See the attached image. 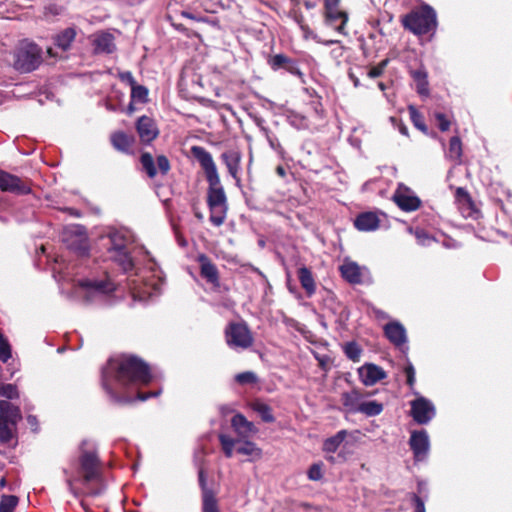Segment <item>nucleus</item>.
<instances>
[{
	"mask_svg": "<svg viewBox=\"0 0 512 512\" xmlns=\"http://www.w3.org/2000/svg\"><path fill=\"white\" fill-rule=\"evenodd\" d=\"M341 401L348 412L358 413L359 407L363 402V395L360 391L353 389L343 393L341 396Z\"/></svg>",
	"mask_w": 512,
	"mask_h": 512,
	"instance_id": "obj_29",
	"label": "nucleus"
},
{
	"mask_svg": "<svg viewBox=\"0 0 512 512\" xmlns=\"http://www.w3.org/2000/svg\"><path fill=\"white\" fill-rule=\"evenodd\" d=\"M340 0H324L325 9L337 8Z\"/></svg>",
	"mask_w": 512,
	"mask_h": 512,
	"instance_id": "obj_59",
	"label": "nucleus"
},
{
	"mask_svg": "<svg viewBox=\"0 0 512 512\" xmlns=\"http://www.w3.org/2000/svg\"><path fill=\"white\" fill-rule=\"evenodd\" d=\"M390 122L393 124L394 127H396L399 130V132L402 135L408 136V129L404 123H402L395 117H390Z\"/></svg>",
	"mask_w": 512,
	"mask_h": 512,
	"instance_id": "obj_55",
	"label": "nucleus"
},
{
	"mask_svg": "<svg viewBox=\"0 0 512 512\" xmlns=\"http://www.w3.org/2000/svg\"><path fill=\"white\" fill-rule=\"evenodd\" d=\"M343 350L348 359L353 362H359L362 354L361 347L354 341L348 342L343 346Z\"/></svg>",
	"mask_w": 512,
	"mask_h": 512,
	"instance_id": "obj_38",
	"label": "nucleus"
},
{
	"mask_svg": "<svg viewBox=\"0 0 512 512\" xmlns=\"http://www.w3.org/2000/svg\"><path fill=\"white\" fill-rule=\"evenodd\" d=\"M254 410L261 416L263 421H265V422H273L274 421L273 414L268 405H266L264 403H256L254 405Z\"/></svg>",
	"mask_w": 512,
	"mask_h": 512,
	"instance_id": "obj_44",
	"label": "nucleus"
},
{
	"mask_svg": "<svg viewBox=\"0 0 512 512\" xmlns=\"http://www.w3.org/2000/svg\"><path fill=\"white\" fill-rule=\"evenodd\" d=\"M455 201L461 214L466 218H476L478 211L470 195L464 188H457Z\"/></svg>",
	"mask_w": 512,
	"mask_h": 512,
	"instance_id": "obj_20",
	"label": "nucleus"
},
{
	"mask_svg": "<svg viewBox=\"0 0 512 512\" xmlns=\"http://www.w3.org/2000/svg\"><path fill=\"white\" fill-rule=\"evenodd\" d=\"M109 257L125 267L128 258L127 239L124 232L114 231L109 234Z\"/></svg>",
	"mask_w": 512,
	"mask_h": 512,
	"instance_id": "obj_13",
	"label": "nucleus"
},
{
	"mask_svg": "<svg viewBox=\"0 0 512 512\" xmlns=\"http://www.w3.org/2000/svg\"><path fill=\"white\" fill-rule=\"evenodd\" d=\"M203 501V512H220L218 507L217 499L214 493L209 489H204V495H202Z\"/></svg>",
	"mask_w": 512,
	"mask_h": 512,
	"instance_id": "obj_36",
	"label": "nucleus"
},
{
	"mask_svg": "<svg viewBox=\"0 0 512 512\" xmlns=\"http://www.w3.org/2000/svg\"><path fill=\"white\" fill-rule=\"evenodd\" d=\"M351 79L353 80V84H354V86H355V87H358V86L360 85V81H359V79H358V78L353 77V76L351 75Z\"/></svg>",
	"mask_w": 512,
	"mask_h": 512,
	"instance_id": "obj_64",
	"label": "nucleus"
},
{
	"mask_svg": "<svg viewBox=\"0 0 512 512\" xmlns=\"http://www.w3.org/2000/svg\"><path fill=\"white\" fill-rule=\"evenodd\" d=\"M197 261L200 264L201 276L213 286L219 287V273L215 264H213L205 254L198 255Z\"/></svg>",
	"mask_w": 512,
	"mask_h": 512,
	"instance_id": "obj_22",
	"label": "nucleus"
},
{
	"mask_svg": "<svg viewBox=\"0 0 512 512\" xmlns=\"http://www.w3.org/2000/svg\"><path fill=\"white\" fill-rule=\"evenodd\" d=\"M144 256V267H138L130 258V295L134 299L146 300L161 291L163 273L149 252L140 249Z\"/></svg>",
	"mask_w": 512,
	"mask_h": 512,
	"instance_id": "obj_2",
	"label": "nucleus"
},
{
	"mask_svg": "<svg viewBox=\"0 0 512 512\" xmlns=\"http://www.w3.org/2000/svg\"><path fill=\"white\" fill-rule=\"evenodd\" d=\"M27 421H28V423H29L31 426L36 425V417H35V416H31V415H30V416H28V417H27Z\"/></svg>",
	"mask_w": 512,
	"mask_h": 512,
	"instance_id": "obj_63",
	"label": "nucleus"
},
{
	"mask_svg": "<svg viewBox=\"0 0 512 512\" xmlns=\"http://www.w3.org/2000/svg\"><path fill=\"white\" fill-rule=\"evenodd\" d=\"M288 62V58L285 57L284 55L282 54H277L275 56H273L269 63L271 65V67L274 69V70H277L279 69L281 66H283L285 63Z\"/></svg>",
	"mask_w": 512,
	"mask_h": 512,
	"instance_id": "obj_52",
	"label": "nucleus"
},
{
	"mask_svg": "<svg viewBox=\"0 0 512 512\" xmlns=\"http://www.w3.org/2000/svg\"><path fill=\"white\" fill-rule=\"evenodd\" d=\"M140 165L141 170L144 171L149 178H154L158 173L166 175L170 170V162L166 156H157L155 164L154 157L149 152L141 154Z\"/></svg>",
	"mask_w": 512,
	"mask_h": 512,
	"instance_id": "obj_12",
	"label": "nucleus"
},
{
	"mask_svg": "<svg viewBox=\"0 0 512 512\" xmlns=\"http://www.w3.org/2000/svg\"><path fill=\"white\" fill-rule=\"evenodd\" d=\"M412 77L417 82V92L421 95H428L427 74L423 70H415Z\"/></svg>",
	"mask_w": 512,
	"mask_h": 512,
	"instance_id": "obj_37",
	"label": "nucleus"
},
{
	"mask_svg": "<svg viewBox=\"0 0 512 512\" xmlns=\"http://www.w3.org/2000/svg\"><path fill=\"white\" fill-rule=\"evenodd\" d=\"M314 38L317 40V42L322 43V44H324V45H326V46L332 45V44H334V43H336V42H337V41H335V40H326V41H321V40H319L316 36H315Z\"/></svg>",
	"mask_w": 512,
	"mask_h": 512,
	"instance_id": "obj_61",
	"label": "nucleus"
},
{
	"mask_svg": "<svg viewBox=\"0 0 512 512\" xmlns=\"http://www.w3.org/2000/svg\"><path fill=\"white\" fill-rule=\"evenodd\" d=\"M393 200L401 210L406 212L417 210L421 204L416 194L404 184L398 185L393 195Z\"/></svg>",
	"mask_w": 512,
	"mask_h": 512,
	"instance_id": "obj_14",
	"label": "nucleus"
},
{
	"mask_svg": "<svg viewBox=\"0 0 512 512\" xmlns=\"http://www.w3.org/2000/svg\"><path fill=\"white\" fill-rule=\"evenodd\" d=\"M380 220L373 212L361 213L354 220V225L359 231H374L379 227Z\"/></svg>",
	"mask_w": 512,
	"mask_h": 512,
	"instance_id": "obj_27",
	"label": "nucleus"
},
{
	"mask_svg": "<svg viewBox=\"0 0 512 512\" xmlns=\"http://www.w3.org/2000/svg\"><path fill=\"white\" fill-rule=\"evenodd\" d=\"M0 190L14 194H28L31 191L26 181L1 169Z\"/></svg>",
	"mask_w": 512,
	"mask_h": 512,
	"instance_id": "obj_17",
	"label": "nucleus"
},
{
	"mask_svg": "<svg viewBox=\"0 0 512 512\" xmlns=\"http://www.w3.org/2000/svg\"><path fill=\"white\" fill-rule=\"evenodd\" d=\"M386 64H387V61L385 60V61H382L379 65L372 67L367 73L368 77H370V78L379 77L383 73Z\"/></svg>",
	"mask_w": 512,
	"mask_h": 512,
	"instance_id": "obj_54",
	"label": "nucleus"
},
{
	"mask_svg": "<svg viewBox=\"0 0 512 512\" xmlns=\"http://www.w3.org/2000/svg\"><path fill=\"white\" fill-rule=\"evenodd\" d=\"M135 130L140 141L149 144L159 135V129L155 120L147 115L140 116L135 122Z\"/></svg>",
	"mask_w": 512,
	"mask_h": 512,
	"instance_id": "obj_16",
	"label": "nucleus"
},
{
	"mask_svg": "<svg viewBox=\"0 0 512 512\" xmlns=\"http://www.w3.org/2000/svg\"><path fill=\"white\" fill-rule=\"evenodd\" d=\"M16 425L10 422H0V441L2 443H9L14 438Z\"/></svg>",
	"mask_w": 512,
	"mask_h": 512,
	"instance_id": "obj_39",
	"label": "nucleus"
},
{
	"mask_svg": "<svg viewBox=\"0 0 512 512\" xmlns=\"http://www.w3.org/2000/svg\"><path fill=\"white\" fill-rule=\"evenodd\" d=\"M409 231L411 233L412 232L414 233V235L420 245L428 246L434 241V238L431 237L429 234H427L422 229H416L415 231H413L412 229H409Z\"/></svg>",
	"mask_w": 512,
	"mask_h": 512,
	"instance_id": "obj_49",
	"label": "nucleus"
},
{
	"mask_svg": "<svg viewBox=\"0 0 512 512\" xmlns=\"http://www.w3.org/2000/svg\"><path fill=\"white\" fill-rule=\"evenodd\" d=\"M289 123L297 129H305L308 127V121L305 116L298 113H290L288 115Z\"/></svg>",
	"mask_w": 512,
	"mask_h": 512,
	"instance_id": "obj_43",
	"label": "nucleus"
},
{
	"mask_svg": "<svg viewBox=\"0 0 512 512\" xmlns=\"http://www.w3.org/2000/svg\"><path fill=\"white\" fill-rule=\"evenodd\" d=\"M235 380L237 383L241 385L245 384H254L257 382L258 378L257 375L252 371H246L239 373L235 376Z\"/></svg>",
	"mask_w": 512,
	"mask_h": 512,
	"instance_id": "obj_46",
	"label": "nucleus"
},
{
	"mask_svg": "<svg viewBox=\"0 0 512 512\" xmlns=\"http://www.w3.org/2000/svg\"><path fill=\"white\" fill-rule=\"evenodd\" d=\"M325 10L327 24L332 26L338 33L346 35L345 25L348 21L347 14L343 11H339L337 8Z\"/></svg>",
	"mask_w": 512,
	"mask_h": 512,
	"instance_id": "obj_26",
	"label": "nucleus"
},
{
	"mask_svg": "<svg viewBox=\"0 0 512 512\" xmlns=\"http://www.w3.org/2000/svg\"><path fill=\"white\" fill-rule=\"evenodd\" d=\"M66 235L65 241L69 248L76 251L79 255H86L88 253V237L83 227L75 226Z\"/></svg>",
	"mask_w": 512,
	"mask_h": 512,
	"instance_id": "obj_18",
	"label": "nucleus"
},
{
	"mask_svg": "<svg viewBox=\"0 0 512 512\" xmlns=\"http://www.w3.org/2000/svg\"><path fill=\"white\" fill-rule=\"evenodd\" d=\"M18 504V498L14 495H3L0 501V512H13Z\"/></svg>",
	"mask_w": 512,
	"mask_h": 512,
	"instance_id": "obj_41",
	"label": "nucleus"
},
{
	"mask_svg": "<svg viewBox=\"0 0 512 512\" xmlns=\"http://www.w3.org/2000/svg\"><path fill=\"white\" fill-rule=\"evenodd\" d=\"M11 358V347L8 341L0 335V360L6 363Z\"/></svg>",
	"mask_w": 512,
	"mask_h": 512,
	"instance_id": "obj_48",
	"label": "nucleus"
},
{
	"mask_svg": "<svg viewBox=\"0 0 512 512\" xmlns=\"http://www.w3.org/2000/svg\"><path fill=\"white\" fill-rule=\"evenodd\" d=\"M342 278L352 285L370 284L372 276L366 266H361L357 262L345 258L339 266Z\"/></svg>",
	"mask_w": 512,
	"mask_h": 512,
	"instance_id": "obj_8",
	"label": "nucleus"
},
{
	"mask_svg": "<svg viewBox=\"0 0 512 512\" xmlns=\"http://www.w3.org/2000/svg\"><path fill=\"white\" fill-rule=\"evenodd\" d=\"M360 381L365 386H373L387 377V373L374 363H365L357 369Z\"/></svg>",
	"mask_w": 512,
	"mask_h": 512,
	"instance_id": "obj_19",
	"label": "nucleus"
},
{
	"mask_svg": "<svg viewBox=\"0 0 512 512\" xmlns=\"http://www.w3.org/2000/svg\"><path fill=\"white\" fill-rule=\"evenodd\" d=\"M415 512H426L424 501L417 495L413 497Z\"/></svg>",
	"mask_w": 512,
	"mask_h": 512,
	"instance_id": "obj_56",
	"label": "nucleus"
},
{
	"mask_svg": "<svg viewBox=\"0 0 512 512\" xmlns=\"http://www.w3.org/2000/svg\"><path fill=\"white\" fill-rule=\"evenodd\" d=\"M103 380L105 386L110 381H116L125 387L128 383V358L125 355L111 358L103 371Z\"/></svg>",
	"mask_w": 512,
	"mask_h": 512,
	"instance_id": "obj_9",
	"label": "nucleus"
},
{
	"mask_svg": "<svg viewBox=\"0 0 512 512\" xmlns=\"http://www.w3.org/2000/svg\"><path fill=\"white\" fill-rule=\"evenodd\" d=\"M113 146L121 151H126L128 147V139L124 133H115L111 137Z\"/></svg>",
	"mask_w": 512,
	"mask_h": 512,
	"instance_id": "obj_47",
	"label": "nucleus"
},
{
	"mask_svg": "<svg viewBox=\"0 0 512 512\" xmlns=\"http://www.w3.org/2000/svg\"><path fill=\"white\" fill-rule=\"evenodd\" d=\"M348 434L347 430H340L335 435L327 438L323 443V451L327 453L336 452Z\"/></svg>",
	"mask_w": 512,
	"mask_h": 512,
	"instance_id": "obj_31",
	"label": "nucleus"
},
{
	"mask_svg": "<svg viewBox=\"0 0 512 512\" xmlns=\"http://www.w3.org/2000/svg\"><path fill=\"white\" fill-rule=\"evenodd\" d=\"M402 24L405 29L411 31L415 35L427 34L436 29V12L432 7L423 5L405 15L402 18Z\"/></svg>",
	"mask_w": 512,
	"mask_h": 512,
	"instance_id": "obj_3",
	"label": "nucleus"
},
{
	"mask_svg": "<svg viewBox=\"0 0 512 512\" xmlns=\"http://www.w3.org/2000/svg\"><path fill=\"white\" fill-rule=\"evenodd\" d=\"M384 332L389 341L395 346H401L407 342L406 330L398 321L386 324Z\"/></svg>",
	"mask_w": 512,
	"mask_h": 512,
	"instance_id": "obj_25",
	"label": "nucleus"
},
{
	"mask_svg": "<svg viewBox=\"0 0 512 512\" xmlns=\"http://www.w3.org/2000/svg\"><path fill=\"white\" fill-rule=\"evenodd\" d=\"M276 172L278 175H280L281 177H284L286 175V172H285V169L282 167V166H278L276 168Z\"/></svg>",
	"mask_w": 512,
	"mask_h": 512,
	"instance_id": "obj_62",
	"label": "nucleus"
},
{
	"mask_svg": "<svg viewBox=\"0 0 512 512\" xmlns=\"http://www.w3.org/2000/svg\"><path fill=\"white\" fill-rule=\"evenodd\" d=\"M199 482H200V485H201V488H202L203 492H204V489H208L206 487V480H205L203 471L199 472Z\"/></svg>",
	"mask_w": 512,
	"mask_h": 512,
	"instance_id": "obj_60",
	"label": "nucleus"
},
{
	"mask_svg": "<svg viewBox=\"0 0 512 512\" xmlns=\"http://www.w3.org/2000/svg\"><path fill=\"white\" fill-rule=\"evenodd\" d=\"M191 153L204 170L209 185L207 191V204L210 211L209 220L214 226L219 227L225 222L228 203L216 164L212 155L201 146H193Z\"/></svg>",
	"mask_w": 512,
	"mask_h": 512,
	"instance_id": "obj_1",
	"label": "nucleus"
},
{
	"mask_svg": "<svg viewBox=\"0 0 512 512\" xmlns=\"http://www.w3.org/2000/svg\"><path fill=\"white\" fill-rule=\"evenodd\" d=\"M22 419L20 409L12 403L1 400L0 401V422H10L17 424Z\"/></svg>",
	"mask_w": 512,
	"mask_h": 512,
	"instance_id": "obj_28",
	"label": "nucleus"
},
{
	"mask_svg": "<svg viewBox=\"0 0 512 512\" xmlns=\"http://www.w3.org/2000/svg\"><path fill=\"white\" fill-rule=\"evenodd\" d=\"M75 36V31L72 28H67L56 36L55 43L59 48L65 51L70 47L71 43L75 39Z\"/></svg>",
	"mask_w": 512,
	"mask_h": 512,
	"instance_id": "obj_35",
	"label": "nucleus"
},
{
	"mask_svg": "<svg viewBox=\"0 0 512 512\" xmlns=\"http://www.w3.org/2000/svg\"><path fill=\"white\" fill-rule=\"evenodd\" d=\"M383 411V405L375 400L364 401L359 407L358 413H362L368 417L377 416Z\"/></svg>",
	"mask_w": 512,
	"mask_h": 512,
	"instance_id": "obj_34",
	"label": "nucleus"
},
{
	"mask_svg": "<svg viewBox=\"0 0 512 512\" xmlns=\"http://www.w3.org/2000/svg\"><path fill=\"white\" fill-rule=\"evenodd\" d=\"M409 445L416 461L425 460L430 450V439L427 431H412Z\"/></svg>",
	"mask_w": 512,
	"mask_h": 512,
	"instance_id": "obj_15",
	"label": "nucleus"
},
{
	"mask_svg": "<svg viewBox=\"0 0 512 512\" xmlns=\"http://www.w3.org/2000/svg\"><path fill=\"white\" fill-rule=\"evenodd\" d=\"M41 49L34 43L24 42L16 52L14 66L21 72H31L41 63Z\"/></svg>",
	"mask_w": 512,
	"mask_h": 512,
	"instance_id": "obj_7",
	"label": "nucleus"
},
{
	"mask_svg": "<svg viewBox=\"0 0 512 512\" xmlns=\"http://www.w3.org/2000/svg\"><path fill=\"white\" fill-rule=\"evenodd\" d=\"M161 377L159 371L151 368L142 359L130 355V384L138 383L147 385Z\"/></svg>",
	"mask_w": 512,
	"mask_h": 512,
	"instance_id": "obj_11",
	"label": "nucleus"
},
{
	"mask_svg": "<svg viewBox=\"0 0 512 512\" xmlns=\"http://www.w3.org/2000/svg\"><path fill=\"white\" fill-rule=\"evenodd\" d=\"M82 286L87 288L88 290L97 292V293H109L114 290L111 283H106L103 281L94 282V281H85L82 283Z\"/></svg>",
	"mask_w": 512,
	"mask_h": 512,
	"instance_id": "obj_40",
	"label": "nucleus"
},
{
	"mask_svg": "<svg viewBox=\"0 0 512 512\" xmlns=\"http://www.w3.org/2000/svg\"><path fill=\"white\" fill-rule=\"evenodd\" d=\"M223 162L225 163L229 174L236 181L237 184L240 183V171H241V160L242 156L239 151L230 150L226 151L221 155Z\"/></svg>",
	"mask_w": 512,
	"mask_h": 512,
	"instance_id": "obj_23",
	"label": "nucleus"
},
{
	"mask_svg": "<svg viewBox=\"0 0 512 512\" xmlns=\"http://www.w3.org/2000/svg\"><path fill=\"white\" fill-rule=\"evenodd\" d=\"M225 340L233 350H245L253 345L254 338L244 322H231L225 328Z\"/></svg>",
	"mask_w": 512,
	"mask_h": 512,
	"instance_id": "obj_5",
	"label": "nucleus"
},
{
	"mask_svg": "<svg viewBox=\"0 0 512 512\" xmlns=\"http://www.w3.org/2000/svg\"><path fill=\"white\" fill-rule=\"evenodd\" d=\"M0 396L7 399H17L19 397V392L14 384H1Z\"/></svg>",
	"mask_w": 512,
	"mask_h": 512,
	"instance_id": "obj_45",
	"label": "nucleus"
},
{
	"mask_svg": "<svg viewBox=\"0 0 512 512\" xmlns=\"http://www.w3.org/2000/svg\"><path fill=\"white\" fill-rule=\"evenodd\" d=\"M268 141H269V145L270 147L275 150L278 154L282 155L283 154V148L282 146L280 145V143L278 142L277 139H274V138H271L269 137L268 138Z\"/></svg>",
	"mask_w": 512,
	"mask_h": 512,
	"instance_id": "obj_57",
	"label": "nucleus"
},
{
	"mask_svg": "<svg viewBox=\"0 0 512 512\" xmlns=\"http://www.w3.org/2000/svg\"><path fill=\"white\" fill-rule=\"evenodd\" d=\"M408 110H409L411 121L413 122L414 126L416 128H418L419 130H421L422 132L426 133L427 127L423 121L422 115L412 105L408 107Z\"/></svg>",
	"mask_w": 512,
	"mask_h": 512,
	"instance_id": "obj_42",
	"label": "nucleus"
},
{
	"mask_svg": "<svg viewBox=\"0 0 512 512\" xmlns=\"http://www.w3.org/2000/svg\"><path fill=\"white\" fill-rule=\"evenodd\" d=\"M81 481L84 485L95 484L97 487H91L87 489V494L98 495L101 492L100 489V474L98 458L94 452H84L81 457Z\"/></svg>",
	"mask_w": 512,
	"mask_h": 512,
	"instance_id": "obj_6",
	"label": "nucleus"
},
{
	"mask_svg": "<svg viewBox=\"0 0 512 512\" xmlns=\"http://www.w3.org/2000/svg\"><path fill=\"white\" fill-rule=\"evenodd\" d=\"M435 118L441 131H447L450 128V121L443 113H436Z\"/></svg>",
	"mask_w": 512,
	"mask_h": 512,
	"instance_id": "obj_53",
	"label": "nucleus"
},
{
	"mask_svg": "<svg viewBox=\"0 0 512 512\" xmlns=\"http://www.w3.org/2000/svg\"><path fill=\"white\" fill-rule=\"evenodd\" d=\"M95 53H112L115 50L114 37L104 31L96 32L90 36Z\"/></svg>",
	"mask_w": 512,
	"mask_h": 512,
	"instance_id": "obj_21",
	"label": "nucleus"
},
{
	"mask_svg": "<svg viewBox=\"0 0 512 512\" xmlns=\"http://www.w3.org/2000/svg\"><path fill=\"white\" fill-rule=\"evenodd\" d=\"M404 372H405L406 377H407V384L412 389V392L415 391L414 390V385H415L416 378H415L414 366L411 363H408L407 366L404 369Z\"/></svg>",
	"mask_w": 512,
	"mask_h": 512,
	"instance_id": "obj_51",
	"label": "nucleus"
},
{
	"mask_svg": "<svg viewBox=\"0 0 512 512\" xmlns=\"http://www.w3.org/2000/svg\"><path fill=\"white\" fill-rule=\"evenodd\" d=\"M322 463H314L308 470V478L312 481H318L323 477Z\"/></svg>",
	"mask_w": 512,
	"mask_h": 512,
	"instance_id": "obj_50",
	"label": "nucleus"
},
{
	"mask_svg": "<svg viewBox=\"0 0 512 512\" xmlns=\"http://www.w3.org/2000/svg\"><path fill=\"white\" fill-rule=\"evenodd\" d=\"M231 425L238 435L237 439H247L257 432L252 422H249L243 415L236 414L231 420Z\"/></svg>",
	"mask_w": 512,
	"mask_h": 512,
	"instance_id": "obj_24",
	"label": "nucleus"
},
{
	"mask_svg": "<svg viewBox=\"0 0 512 512\" xmlns=\"http://www.w3.org/2000/svg\"><path fill=\"white\" fill-rule=\"evenodd\" d=\"M219 441L227 458H231L234 451L246 456L247 461H257L262 457V449L247 439H233L229 435L220 434Z\"/></svg>",
	"mask_w": 512,
	"mask_h": 512,
	"instance_id": "obj_4",
	"label": "nucleus"
},
{
	"mask_svg": "<svg viewBox=\"0 0 512 512\" xmlns=\"http://www.w3.org/2000/svg\"><path fill=\"white\" fill-rule=\"evenodd\" d=\"M412 394L415 396V399L410 402V414L413 420L420 425L428 424L436 415L435 405L417 391H413Z\"/></svg>",
	"mask_w": 512,
	"mask_h": 512,
	"instance_id": "obj_10",
	"label": "nucleus"
},
{
	"mask_svg": "<svg viewBox=\"0 0 512 512\" xmlns=\"http://www.w3.org/2000/svg\"><path fill=\"white\" fill-rule=\"evenodd\" d=\"M160 393H161V390H157V391L152 392V393H138L136 399L139 400V401H145V400H147L150 397L158 396Z\"/></svg>",
	"mask_w": 512,
	"mask_h": 512,
	"instance_id": "obj_58",
	"label": "nucleus"
},
{
	"mask_svg": "<svg viewBox=\"0 0 512 512\" xmlns=\"http://www.w3.org/2000/svg\"><path fill=\"white\" fill-rule=\"evenodd\" d=\"M298 278L302 288L306 291L307 295H313L316 290V285L311 271L306 267L299 268Z\"/></svg>",
	"mask_w": 512,
	"mask_h": 512,
	"instance_id": "obj_30",
	"label": "nucleus"
},
{
	"mask_svg": "<svg viewBox=\"0 0 512 512\" xmlns=\"http://www.w3.org/2000/svg\"><path fill=\"white\" fill-rule=\"evenodd\" d=\"M462 156V143L459 137L455 136L450 139L449 148L446 157L451 161L459 163Z\"/></svg>",
	"mask_w": 512,
	"mask_h": 512,
	"instance_id": "obj_33",
	"label": "nucleus"
},
{
	"mask_svg": "<svg viewBox=\"0 0 512 512\" xmlns=\"http://www.w3.org/2000/svg\"><path fill=\"white\" fill-rule=\"evenodd\" d=\"M130 97L133 102L145 104L149 101V90L142 85L136 84L130 77Z\"/></svg>",
	"mask_w": 512,
	"mask_h": 512,
	"instance_id": "obj_32",
	"label": "nucleus"
}]
</instances>
